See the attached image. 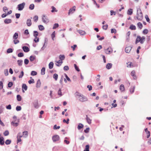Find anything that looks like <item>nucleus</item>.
I'll list each match as a JSON object with an SVG mask.
<instances>
[{
    "mask_svg": "<svg viewBox=\"0 0 151 151\" xmlns=\"http://www.w3.org/2000/svg\"><path fill=\"white\" fill-rule=\"evenodd\" d=\"M4 22L5 24H8L12 22V20L10 19H5Z\"/></svg>",
    "mask_w": 151,
    "mask_h": 151,
    "instance_id": "17",
    "label": "nucleus"
},
{
    "mask_svg": "<svg viewBox=\"0 0 151 151\" xmlns=\"http://www.w3.org/2000/svg\"><path fill=\"white\" fill-rule=\"evenodd\" d=\"M69 119L68 118L67 119V120H66L65 119H64L63 120V122L64 123H66L67 124H68L69 122Z\"/></svg>",
    "mask_w": 151,
    "mask_h": 151,
    "instance_id": "52",
    "label": "nucleus"
},
{
    "mask_svg": "<svg viewBox=\"0 0 151 151\" xmlns=\"http://www.w3.org/2000/svg\"><path fill=\"white\" fill-rule=\"evenodd\" d=\"M24 56L23 53L22 52H20L18 54V56L19 57H22Z\"/></svg>",
    "mask_w": 151,
    "mask_h": 151,
    "instance_id": "55",
    "label": "nucleus"
},
{
    "mask_svg": "<svg viewBox=\"0 0 151 151\" xmlns=\"http://www.w3.org/2000/svg\"><path fill=\"white\" fill-rule=\"evenodd\" d=\"M61 88H60L59 89V90L58 91V94L60 96H62L63 94H62V92L61 91Z\"/></svg>",
    "mask_w": 151,
    "mask_h": 151,
    "instance_id": "41",
    "label": "nucleus"
},
{
    "mask_svg": "<svg viewBox=\"0 0 151 151\" xmlns=\"http://www.w3.org/2000/svg\"><path fill=\"white\" fill-rule=\"evenodd\" d=\"M112 51V50L111 47H109L105 50V52L106 54H109Z\"/></svg>",
    "mask_w": 151,
    "mask_h": 151,
    "instance_id": "10",
    "label": "nucleus"
},
{
    "mask_svg": "<svg viewBox=\"0 0 151 151\" xmlns=\"http://www.w3.org/2000/svg\"><path fill=\"white\" fill-rule=\"evenodd\" d=\"M29 60L28 59H25L24 60V63L25 65H27L28 64Z\"/></svg>",
    "mask_w": 151,
    "mask_h": 151,
    "instance_id": "61",
    "label": "nucleus"
},
{
    "mask_svg": "<svg viewBox=\"0 0 151 151\" xmlns=\"http://www.w3.org/2000/svg\"><path fill=\"white\" fill-rule=\"evenodd\" d=\"M65 58V56L64 55H60L59 56V58L60 60H63Z\"/></svg>",
    "mask_w": 151,
    "mask_h": 151,
    "instance_id": "34",
    "label": "nucleus"
},
{
    "mask_svg": "<svg viewBox=\"0 0 151 151\" xmlns=\"http://www.w3.org/2000/svg\"><path fill=\"white\" fill-rule=\"evenodd\" d=\"M60 137L58 135H55L52 137V139L54 142L57 141L59 140Z\"/></svg>",
    "mask_w": 151,
    "mask_h": 151,
    "instance_id": "7",
    "label": "nucleus"
},
{
    "mask_svg": "<svg viewBox=\"0 0 151 151\" xmlns=\"http://www.w3.org/2000/svg\"><path fill=\"white\" fill-rule=\"evenodd\" d=\"M34 106L35 108H38L39 107V106L38 105V103L37 102H36L34 104Z\"/></svg>",
    "mask_w": 151,
    "mask_h": 151,
    "instance_id": "56",
    "label": "nucleus"
},
{
    "mask_svg": "<svg viewBox=\"0 0 151 151\" xmlns=\"http://www.w3.org/2000/svg\"><path fill=\"white\" fill-rule=\"evenodd\" d=\"M23 61L22 60H19L17 61V63L19 66H21L22 65Z\"/></svg>",
    "mask_w": 151,
    "mask_h": 151,
    "instance_id": "35",
    "label": "nucleus"
},
{
    "mask_svg": "<svg viewBox=\"0 0 151 151\" xmlns=\"http://www.w3.org/2000/svg\"><path fill=\"white\" fill-rule=\"evenodd\" d=\"M26 24L27 26L29 27L31 25V20L30 19H27Z\"/></svg>",
    "mask_w": 151,
    "mask_h": 151,
    "instance_id": "12",
    "label": "nucleus"
},
{
    "mask_svg": "<svg viewBox=\"0 0 151 151\" xmlns=\"http://www.w3.org/2000/svg\"><path fill=\"white\" fill-rule=\"evenodd\" d=\"M45 73V68L43 67L41 70V74L42 75H44Z\"/></svg>",
    "mask_w": 151,
    "mask_h": 151,
    "instance_id": "24",
    "label": "nucleus"
},
{
    "mask_svg": "<svg viewBox=\"0 0 151 151\" xmlns=\"http://www.w3.org/2000/svg\"><path fill=\"white\" fill-rule=\"evenodd\" d=\"M74 66L75 68V69L76 70L78 71H79L80 70L79 68L77 66V65L76 64H74Z\"/></svg>",
    "mask_w": 151,
    "mask_h": 151,
    "instance_id": "53",
    "label": "nucleus"
},
{
    "mask_svg": "<svg viewBox=\"0 0 151 151\" xmlns=\"http://www.w3.org/2000/svg\"><path fill=\"white\" fill-rule=\"evenodd\" d=\"M41 84V82L40 79H39L37 81L36 85V87L37 88H40V86Z\"/></svg>",
    "mask_w": 151,
    "mask_h": 151,
    "instance_id": "14",
    "label": "nucleus"
},
{
    "mask_svg": "<svg viewBox=\"0 0 151 151\" xmlns=\"http://www.w3.org/2000/svg\"><path fill=\"white\" fill-rule=\"evenodd\" d=\"M34 22H36L38 20V17L37 16L35 15L33 18Z\"/></svg>",
    "mask_w": 151,
    "mask_h": 151,
    "instance_id": "33",
    "label": "nucleus"
},
{
    "mask_svg": "<svg viewBox=\"0 0 151 151\" xmlns=\"http://www.w3.org/2000/svg\"><path fill=\"white\" fill-rule=\"evenodd\" d=\"M77 31L81 35H84L86 33L85 31L82 30H78Z\"/></svg>",
    "mask_w": 151,
    "mask_h": 151,
    "instance_id": "13",
    "label": "nucleus"
},
{
    "mask_svg": "<svg viewBox=\"0 0 151 151\" xmlns=\"http://www.w3.org/2000/svg\"><path fill=\"white\" fill-rule=\"evenodd\" d=\"M145 18L146 19V21L147 22H150V19L147 15H146L145 16Z\"/></svg>",
    "mask_w": 151,
    "mask_h": 151,
    "instance_id": "54",
    "label": "nucleus"
},
{
    "mask_svg": "<svg viewBox=\"0 0 151 151\" xmlns=\"http://www.w3.org/2000/svg\"><path fill=\"white\" fill-rule=\"evenodd\" d=\"M13 52V50L12 49L10 48L8 49L7 50V53H10L12 52Z\"/></svg>",
    "mask_w": 151,
    "mask_h": 151,
    "instance_id": "44",
    "label": "nucleus"
},
{
    "mask_svg": "<svg viewBox=\"0 0 151 151\" xmlns=\"http://www.w3.org/2000/svg\"><path fill=\"white\" fill-rule=\"evenodd\" d=\"M59 26V25L58 23L55 24L53 27V29H55Z\"/></svg>",
    "mask_w": 151,
    "mask_h": 151,
    "instance_id": "62",
    "label": "nucleus"
},
{
    "mask_svg": "<svg viewBox=\"0 0 151 151\" xmlns=\"http://www.w3.org/2000/svg\"><path fill=\"white\" fill-rule=\"evenodd\" d=\"M37 73L36 71H32L31 72V75L32 76H35V75H37Z\"/></svg>",
    "mask_w": 151,
    "mask_h": 151,
    "instance_id": "42",
    "label": "nucleus"
},
{
    "mask_svg": "<svg viewBox=\"0 0 151 151\" xmlns=\"http://www.w3.org/2000/svg\"><path fill=\"white\" fill-rule=\"evenodd\" d=\"M89 145H87L86 146L85 150H84V151H89Z\"/></svg>",
    "mask_w": 151,
    "mask_h": 151,
    "instance_id": "57",
    "label": "nucleus"
},
{
    "mask_svg": "<svg viewBox=\"0 0 151 151\" xmlns=\"http://www.w3.org/2000/svg\"><path fill=\"white\" fill-rule=\"evenodd\" d=\"M22 48L25 52H28L29 51V49L28 47L24 46L22 47Z\"/></svg>",
    "mask_w": 151,
    "mask_h": 151,
    "instance_id": "9",
    "label": "nucleus"
},
{
    "mask_svg": "<svg viewBox=\"0 0 151 151\" xmlns=\"http://www.w3.org/2000/svg\"><path fill=\"white\" fill-rule=\"evenodd\" d=\"M55 37V32H53L51 35V37L52 39L54 40L53 38Z\"/></svg>",
    "mask_w": 151,
    "mask_h": 151,
    "instance_id": "63",
    "label": "nucleus"
},
{
    "mask_svg": "<svg viewBox=\"0 0 151 151\" xmlns=\"http://www.w3.org/2000/svg\"><path fill=\"white\" fill-rule=\"evenodd\" d=\"M11 142V140L9 139H7L5 141V144L6 145H8L10 144Z\"/></svg>",
    "mask_w": 151,
    "mask_h": 151,
    "instance_id": "39",
    "label": "nucleus"
},
{
    "mask_svg": "<svg viewBox=\"0 0 151 151\" xmlns=\"http://www.w3.org/2000/svg\"><path fill=\"white\" fill-rule=\"evenodd\" d=\"M60 126H57V125L56 124L54 126H53V129H58L60 128Z\"/></svg>",
    "mask_w": 151,
    "mask_h": 151,
    "instance_id": "46",
    "label": "nucleus"
},
{
    "mask_svg": "<svg viewBox=\"0 0 151 151\" xmlns=\"http://www.w3.org/2000/svg\"><path fill=\"white\" fill-rule=\"evenodd\" d=\"M35 6L34 4H31L29 6V9L30 10H32L34 9Z\"/></svg>",
    "mask_w": 151,
    "mask_h": 151,
    "instance_id": "32",
    "label": "nucleus"
},
{
    "mask_svg": "<svg viewBox=\"0 0 151 151\" xmlns=\"http://www.w3.org/2000/svg\"><path fill=\"white\" fill-rule=\"evenodd\" d=\"M112 65L111 63H108L106 66V68L107 69H109L112 68Z\"/></svg>",
    "mask_w": 151,
    "mask_h": 151,
    "instance_id": "16",
    "label": "nucleus"
},
{
    "mask_svg": "<svg viewBox=\"0 0 151 151\" xmlns=\"http://www.w3.org/2000/svg\"><path fill=\"white\" fill-rule=\"evenodd\" d=\"M76 6H74L70 8L69 11L68 15H70V14H73L76 11Z\"/></svg>",
    "mask_w": 151,
    "mask_h": 151,
    "instance_id": "6",
    "label": "nucleus"
},
{
    "mask_svg": "<svg viewBox=\"0 0 151 151\" xmlns=\"http://www.w3.org/2000/svg\"><path fill=\"white\" fill-rule=\"evenodd\" d=\"M3 134L5 136H7L9 134V132L8 130H6L4 132Z\"/></svg>",
    "mask_w": 151,
    "mask_h": 151,
    "instance_id": "47",
    "label": "nucleus"
},
{
    "mask_svg": "<svg viewBox=\"0 0 151 151\" xmlns=\"http://www.w3.org/2000/svg\"><path fill=\"white\" fill-rule=\"evenodd\" d=\"M17 99L18 101H20L22 100V97L19 95L17 96Z\"/></svg>",
    "mask_w": 151,
    "mask_h": 151,
    "instance_id": "40",
    "label": "nucleus"
},
{
    "mask_svg": "<svg viewBox=\"0 0 151 151\" xmlns=\"http://www.w3.org/2000/svg\"><path fill=\"white\" fill-rule=\"evenodd\" d=\"M42 20L45 23H47L49 21L48 18L45 15L43 14L42 16Z\"/></svg>",
    "mask_w": 151,
    "mask_h": 151,
    "instance_id": "4",
    "label": "nucleus"
},
{
    "mask_svg": "<svg viewBox=\"0 0 151 151\" xmlns=\"http://www.w3.org/2000/svg\"><path fill=\"white\" fill-rule=\"evenodd\" d=\"M13 85V83L12 82H10L8 83V86L9 88H11Z\"/></svg>",
    "mask_w": 151,
    "mask_h": 151,
    "instance_id": "58",
    "label": "nucleus"
},
{
    "mask_svg": "<svg viewBox=\"0 0 151 151\" xmlns=\"http://www.w3.org/2000/svg\"><path fill=\"white\" fill-rule=\"evenodd\" d=\"M137 25L138 27L140 29H141L142 28V26H143L142 24L141 23H140V22L138 23L137 24Z\"/></svg>",
    "mask_w": 151,
    "mask_h": 151,
    "instance_id": "37",
    "label": "nucleus"
},
{
    "mask_svg": "<svg viewBox=\"0 0 151 151\" xmlns=\"http://www.w3.org/2000/svg\"><path fill=\"white\" fill-rule=\"evenodd\" d=\"M132 47H126L125 49V51L126 53H129Z\"/></svg>",
    "mask_w": 151,
    "mask_h": 151,
    "instance_id": "11",
    "label": "nucleus"
},
{
    "mask_svg": "<svg viewBox=\"0 0 151 151\" xmlns=\"http://www.w3.org/2000/svg\"><path fill=\"white\" fill-rule=\"evenodd\" d=\"M132 9H130L127 11V13L129 15H131L133 13Z\"/></svg>",
    "mask_w": 151,
    "mask_h": 151,
    "instance_id": "27",
    "label": "nucleus"
},
{
    "mask_svg": "<svg viewBox=\"0 0 151 151\" xmlns=\"http://www.w3.org/2000/svg\"><path fill=\"white\" fill-rule=\"evenodd\" d=\"M28 83L29 84L33 83H35V81L33 79H32L31 80H29L28 81Z\"/></svg>",
    "mask_w": 151,
    "mask_h": 151,
    "instance_id": "50",
    "label": "nucleus"
},
{
    "mask_svg": "<svg viewBox=\"0 0 151 151\" xmlns=\"http://www.w3.org/2000/svg\"><path fill=\"white\" fill-rule=\"evenodd\" d=\"M53 63L52 62H50L49 64V67L50 69H52L53 66Z\"/></svg>",
    "mask_w": 151,
    "mask_h": 151,
    "instance_id": "30",
    "label": "nucleus"
},
{
    "mask_svg": "<svg viewBox=\"0 0 151 151\" xmlns=\"http://www.w3.org/2000/svg\"><path fill=\"white\" fill-rule=\"evenodd\" d=\"M86 119L88 124H91L92 120L88 117L87 115H86Z\"/></svg>",
    "mask_w": 151,
    "mask_h": 151,
    "instance_id": "15",
    "label": "nucleus"
},
{
    "mask_svg": "<svg viewBox=\"0 0 151 151\" xmlns=\"http://www.w3.org/2000/svg\"><path fill=\"white\" fill-rule=\"evenodd\" d=\"M51 8L52 9L51 11V12L52 13L55 12H58V10H57L55 7L54 6H52Z\"/></svg>",
    "mask_w": 151,
    "mask_h": 151,
    "instance_id": "23",
    "label": "nucleus"
},
{
    "mask_svg": "<svg viewBox=\"0 0 151 151\" xmlns=\"http://www.w3.org/2000/svg\"><path fill=\"white\" fill-rule=\"evenodd\" d=\"M36 57L35 56H31L29 57V60L30 61H33L35 59Z\"/></svg>",
    "mask_w": 151,
    "mask_h": 151,
    "instance_id": "22",
    "label": "nucleus"
},
{
    "mask_svg": "<svg viewBox=\"0 0 151 151\" xmlns=\"http://www.w3.org/2000/svg\"><path fill=\"white\" fill-rule=\"evenodd\" d=\"M33 36L34 37H37L39 34L38 32L36 31H34L33 32Z\"/></svg>",
    "mask_w": 151,
    "mask_h": 151,
    "instance_id": "25",
    "label": "nucleus"
},
{
    "mask_svg": "<svg viewBox=\"0 0 151 151\" xmlns=\"http://www.w3.org/2000/svg\"><path fill=\"white\" fill-rule=\"evenodd\" d=\"M28 136V132L27 131H24L23 132V136L24 138H26Z\"/></svg>",
    "mask_w": 151,
    "mask_h": 151,
    "instance_id": "20",
    "label": "nucleus"
},
{
    "mask_svg": "<svg viewBox=\"0 0 151 151\" xmlns=\"http://www.w3.org/2000/svg\"><path fill=\"white\" fill-rule=\"evenodd\" d=\"M83 127V125L81 123H79L78 126V129L80 130Z\"/></svg>",
    "mask_w": 151,
    "mask_h": 151,
    "instance_id": "21",
    "label": "nucleus"
},
{
    "mask_svg": "<svg viewBox=\"0 0 151 151\" xmlns=\"http://www.w3.org/2000/svg\"><path fill=\"white\" fill-rule=\"evenodd\" d=\"M116 12H114L113 10L110 11V15L111 16L112 15H115L116 14Z\"/></svg>",
    "mask_w": 151,
    "mask_h": 151,
    "instance_id": "43",
    "label": "nucleus"
},
{
    "mask_svg": "<svg viewBox=\"0 0 151 151\" xmlns=\"http://www.w3.org/2000/svg\"><path fill=\"white\" fill-rule=\"evenodd\" d=\"M130 29L132 30H135L136 29V27L132 24L130 26Z\"/></svg>",
    "mask_w": 151,
    "mask_h": 151,
    "instance_id": "36",
    "label": "nucleus"
},
{
    "mask_svg": "<svg viewBox=\"0 0 151 151\" xmlns=\"http://www.w3.org/2000/svg\"><path fill=\"white\" fill-rule=\"evenodd\" d=\"M15 120L14 121H13L11 123V125L15 127H17L18 125V123H15Z\"/></svg>",
    "mask_w": 151,
    "mask_h": 151,
    "instance_id": "28",
    "label": "nucleus"
},
{
    "mask_svg": "<svg viewBox=\"0 0 151 151\" xmlns=\"http://www.w3.org/2000/svg\"><path fill=\"white\" fill-rule=\"evenodd\" d=\"M38 28L41 31L43 30L44 29V27L43 26L41 25H40L38 26Z\"/></svg>",
    "mask_w": 151,
    "mask_h": 151,
    "instance_id": "31",
    "label": "nucleus"
},
{
    "mask_svg": "<svg viewBox=\"0 0 151 151\" xmlns=\"http://www.w3.org/2000/svg\"><path fill=\"white\" fill-rule=\"evenodd\" d=\"M145 40V36H142V37L139 36H137L135 41V44H137L138 43L140 42L141 44L144 43Z\"/></svg>",
    "mask_w": 151,
    "mask_h": 151,
    "instance_id": "3",
    "label": "nucleus"
},
{
    "mask_svg": "<svg viewBox=\"0 0 151 151\" xmlns=\"http://www.w3.org/2000/svg\"><path fill=\"white\" fill-rule=\"evenodd\" d=\"M58 75L56 73L54 74L53 75V78L55 81H57L58 78Z\"/></svg>",
    "mask_w": 151,
    "mask_h": 151,
    "instance_id": "38",
    "label": "nucleus"
},
{
    "mask_svg": "<svg viewBox=\"0 0 151 151\" xmlns=\"http://www.w3.org/2000/svg\"><path fill=\"white\" fill-rule=\"evenodd\" d=\"M76 97L78 99L79 101L81 102H84L88 100V98L86 96L81 93L76 92L75 93Z\"/></svg>",
    "mask_w": 151,
    "mask_h": 151,
    "instance_id": "1",
    "label": "nucleus"
},
{
    "mask_svg": "<svg viewBox=\"0 0 151 151\" xmlns=\"http://www.w3.org/2000/svg\"><path fill=\"white\" fill-rule=\"evenodd\" d=\"M116 32V29H111V33H115Z\"/></svg>",
    "mask_w": 151,
    "mask_h": 151,
    "instance_id": "59",
    "label": "nucleus"
},
{
    "mask_svg": "<svg viewBox=\"0 0 151 151\" xmlns=\"http://www.w3.org/2000/svg\"><path fill=\"white\" fill-rule=\"evenodd\" d=\"M35 38L34 40V41L35 42H37L39 41V38L37 37H35Z\"/></svg>",
    "mask_w": 151,
    "mask_h": 151,
    "instance_id": "49",
    "label": "nucleus"
},
{
    "mask_svg": "<svg viewBox=\"0 0 151 151\" xmlns=\"http://www.w3.org/2000/svg\"><path fill=\"white\" fill-rule=\"evenodd\" d=\"M24 74V72L23 71H22L21 73L19 75V78H22Z\"/></svg>",
    "mask_w": 151,
    "mask_h": 151,
    "instance_id": "51",
    "label": "nucleus"
},
{
    "mask_svg": "<svg viewBox=\"0 0 151 151\" xmlns=\"http://www.w3.org/2000/svg\"><path fill=\"white\" fill-rule=\"evenodd\" d=\"M14 44H16L18 43H19V41L18 40H17L16 39H14Z\"/></svg>",
    "mask_w": 151,
    "mask_h": 151,
    "instance_id": "64",
    "label": "nucleus"
},
{
    "mask_svg": "<svg viewBox=\"0 0 151 151\" xmlns=\"http://www.w3.org/2000/svg\"><path fill=\"white\" fill-rule=\"evenodd\" d=\"M4 73L6 76H8L9 74L8 70L7 69H6L4 70Z\"/></svg>",
    "mask_w": 151,
    "mask_h": 151,
    "instance_id": "60",
    "label": "nucleus"
},
{
    "mask_svg": "<svg viewBox=\"0 0 151 151\" xmlns=\"http://www.w3.org/2000/svg\"><path fill=\"white\" fill-rule=\"evenodd\" d=\"M143 15L140 7L137 8V18L139 20L141 21L143 19Z\"/></svg>",
    "mask_w": 151,
    "mask_h": 151,
    "instance_id": "2",
    "label": "nucleus"
},
{
    "mask_svg": "<svg viewBox=\"0 0 151 151\" xmlns=\"http://www.w3.org/2000/svg\"><path fill=\"white\" fill-rule=\"evenodd\" d=\"M119 89L122 91H124L125 89L124 85L123 84H121L120 86Z\"/></svg>",
    "mask_w": 151,
    "mask_h": 151,
    "instance_id": "26",
    "label": "nucleus"
},
{
    "mask_svg": "<svg viewBox=\"0 0 151 151\" xmlns=\"http://www.w3.org/2000/svg\"><path fill=\"white\" fill-rule=\"evenodd\" d=\"M25 5L24 2L19 4L17 6V9L19 11L22 10L24 8Z\"/></svg>",
    "mask_w": 151,
    "mask_h": 151,
    "instance_id": "5",
    "label": "nucleus"
},
{
    "mask_svg": "<svg viewBox=\"0 0 151 151\" xmlns=\"http://www.w3.org/2000/svg\"><path fill=\"white\" fill-rule=\"evenodd\" d=\"M4 138L1 137H0V144L1 145H2L4 144Z\"/></svg>",
    "mask_w": 151,
    "mask_h": 151,
    "instance_id": "18",
    "label": "nucleus"
},
{
    "mask_svg": "<svg viewBox=\"0 0 151 151\" xmlns=\"http://www.w3.org/2000/svg\"><path fill=\"white\" fill-rule=\"evenodd\" d=\"M22 137H23V135H22L21 133L20 132L18 133L17 136V138L18 139V138H21Z\"/></svg>",
    "mask_w": 151,
    "mask_h": 151,
    "instance_id": "45",
    "label": "nucleus"
},
{
    "mask_svg": "<svg viewBox=\"0 0 151 151\" xmlns=\"http://www.w3.org/2000/svg\"><path fill=\"white\" fill-rule=\"evenodd\" d=\"M22 91L23 93H24L25 91L24 90H23L24 89L25 91H27V86L25 84H23L22 85Z\"/></svg>",
    "mask_w": 151,
    "mask_h": 151,
    "instance_id": "8",
    "label": "nucleus"
},
{
    "mask_svg": "<svg viewBox=\"0 0 151 151\" xmlns=\"http://www.w3.org/2000/svg\"><path fill=\"white\" fill-rule=\"evenodd\" d=\"M18 37V34L16 32L14 33V34L13 36V39H17Z\"/></svg>",
    "mask_w": 151,
    "mask_h": 151,
    "instance_id": "29",
    "label": "nucleus"
},
{
    "mask_svg": "<svg viewBox=\"0 0 151 151\" xmlns=\"http://www.w3.org/2000/svg\"><path fill=\"white\" fill-rule=\"evenodd\" d=\"M22 108L21 106H17L16 107V110L17 111H20L21 110Z\"/></svg>",
    "mask_w": 151,
    "mask_h": 151,
    "instance_id": "48",
    "label": "nucleus"
},
{
    "mask_svg": "<svg viewBox=\"0 0 151 151\" xmlns=\"http://www.w3.org/2000/svg\"><path fill=\"white\" fill-rule=\"evenodd\" d=\"M135 89V86H131L129 89V91L131 93H134Z\"/></svg>",
    "mask_w": 151,
    "mask_h": 151,
    "instance_id": "19",
    "label": "nucleus"
}]
</instances>
